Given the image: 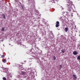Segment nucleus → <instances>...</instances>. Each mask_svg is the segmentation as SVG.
Instances as JSON below:
<instances>
[{"mask_svg": "<svg viewBox=\"0 0 80 80\" xmlns=\"http://www.w3.org/2000/svg\"><path fill=\"white\" fill-rule=\"evenodd\" d=\"M67 1V5L68 6H70V5H71L72 3V1H70V0H66Z\"/></svg>", "mask_w": 80, "mask_h": 80, "instance_id": "1", "label": "nucleus"}, {"mask_svg": "<svg viewBox=\"0 0 80 80\" xmlns=\"http://www.w3.org/2000/svg\"><path fill=\"white\" fill-rule=\"evenodd\" d=\"M26 72H24L23 71H21V74L22 75H23V76H24V75H25L26 74Z\"/></svg>", "mask_w": 80, "mask_h": 80, "instance_id": "2", "label": "nucleus"}, {"mask_svg": "<svg viewBox=\"0 0 80 80\" xmlns=\"http://www.w3.org/2000/svg\"><path fill=\"white\" fill-rule=\"evenodd\" d=\"M72 77H73V78L74 80H76L77 78L75 74H73Z\"/></svg>", "mask_w": 80, "mask_h": 80, "instance_id": "3", "label": "nucleus"}, {"mask_svg": "<svg viewBox=\"0 0 80 80\" xmlns=\"http://www.w3.org/2000/svg\"><path fill=\"white\" fill-rule=\"evenodd\" d=\"M73 55H77V54H78V52H77L76 51H74L73 52Z\"/></svg>", "mask_w": 80, "mask_h": 80, "instance_id": "4", "label": "nucleus"}, {"mask_svg": "<svg viewBox=\"0 0 80 80\" xmlns=\"http://www.w3.org/2000/svg\"><path fill=\"white\" fill-rule=\"evenodd\" d=\"M64 30L66 32H68V28H65Z\"/></svg>", "mask_w": 80, "mask_h": 80, "instance_id": "5", "label": "nucleus"}, {"mask_svg": "<svg viewBox=\"0 0 80 80\" xmlns=\"http://www.w3.org/2000/svg\"><path fill=\"white\" fill-rule=\"evenodd\" d=\"M3 63H6V62H7V60L6 59L3 60Z\"/></svg>", "mask_w": 80, "mask_h": 80, "instance_id": "6", "label": "nucleus"}, {"mask_svg": "<svg viewBox=\"0 0 80 80\" xmlns=\"http://www.w3.org/2000/svg\"><path fill=\"white\" fill-rule=\"evenodd\" d=\"M2 17H3V18H4V19H5V15H4V14H2Z\"/></svg>", "mask_w": 80, "mask_h": 80, "instance_id": "7", "label": "nucleus"}, {"mask_svg": "<svg viewBox=\"0 0 80 80\" xmlns=\"http://www.w3.org/2000/svg\"><path fill=\"white\" fill-rule=\"evenodd\" d=\"M59 26H60V25L59 24H57L56 25V27H59Z\"/></svg>", "mask_w": 80, "mask_h": 80, "instance_id": "8", "label": "nucleus"}, {"mask_svg": "<svg viewBox=\"0 0 80 80\" xmlns=\"http://www.w3.org/2000/svg\"><path fill=\"white\" fill-rule=\"evenodd\" d=\"M4 30H5V28L3 27L2 29V32H3Z\"/></svg>", "mask_w": 80, "mask_h": 80, "instance_id": "9", "label": "nucleus"}, {"mask_svg": "<svg viewBox=\"0 0 80 80\" xmlns=\"http://www.w3.org/2000/svg\"><path fill=\"white\" fill-rule=\"evenodd\" d=\"M77 58L78 60H80V56H78L77 57Z\"/></svg>", "mask_w": 80, "mask_h": 80, "instance_id": "10", "label": "nucleus"}, {"mask_svg": "<svg viewBox=\"0 0 80 80\" xmlns=\"http://www.w3.org/2000/svg\"><path fill=\"white\" fill-rule=\"evenodd\" d=\"M2 79L3 80H6L7 79L5 77H3L2 78Z\"/></svg>", "mask_w": 80, "mask_h": 80, "instance_id": "11", "label": "nucleus"}, {"mask_svg": "<svg viewBox=\"0 0 80 80\" xmlns=\"http://www.w3.org/2000/svg\"><path fill=\"white\" fill-rule=\"evenodd\" d=\"M4 57H5V55H4V54H3L1 56V58H4Z\"/></svg>", "mask_w": 80, "mask_h": 80, "instance_id": "12", "label": "nucleus"}, {"mask_svg": "<svg viewBox=\"0 0 80 80\" xmlns=\"http://www.w3.org/2000/svg\"><path fill=\"white\" fill-rule=\"evenodd\" d=\"M53 59L54 60H56V58H55V56H54L53 57Z\"/></svg>", "mask_w": 80, "mask_h": 80, "instance_id": "13", "label": "nucleus"}, {"mask_svg": "<svg viewBox=\"0 0 80 80\" xmlns=\"http://www.w3.org/2000/svg\"><path fill=\"white\" fill-rule=\"evenodd\" d=\"M56 23H57V24H59V22H58V21H57V22H56Z\"/></svg>", "mask_w": 80, "mask_h": 80, "instance_id": "14", "label": "nucleus"}, {"mask_svg": "<svg viewBox=\"0 0 80 80\" xmlns=\"http://www.w3.org/2000/svg\"><path fill=\"white\" fill-rule=\"evenodd\" d=\"M62 53H65V51L64 50H62Z\"/></svg>", "mask_w": 80, "mask_h": 80, "instance_id": "15", "label": "nucleus"}, {"mask_svg": "<svg viewBox=\"0 0 80 80\" xmlns=\"http://www.w3.org/2000/svg\"><path fill=\"white\" fill-rule=\"evenodd\" d=\"M60 68H62V65H60Z\"/></svg>", "mask_w": 80, "mask_h": 80, "instance_id": "16", "label": "nucleus"}, {"mask_svg": "<svg viewBox=\"0 0 80 80\" xmlns=\"http://www.w3.org/2000/svg\"><path fill=\"white\" fill-rule=\"evenodd\" d=\"M3 46H4V45H3Z\"/></svg>", "mask_w": 80, "mask_h": 80, "instance_id": "17", "label": "nucleus"}]
</instances>
